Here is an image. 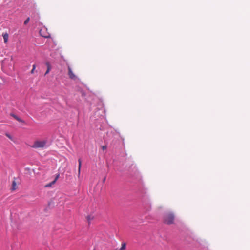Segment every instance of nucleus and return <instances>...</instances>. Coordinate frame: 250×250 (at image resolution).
<instances>
[{
	"label": "nucleus",
	"instance_id": "f257e3e1",
	"mask_svg": "<svg viewBox=\"0 0 250 250\" xmlns=\"http://www.w3.org/2000/svg\"><path fill=\"white\" fill-rule=\"evenodd\" d=\"M174 219V215L172 212H167L165 214L164 216V221L167 224H171L173 223Z\"/></svg>",
	"mask_w": 250,
	"mask_h": 250
},
{
	"label": "nucleus",
	"instance_id": "423d86ee",
	"mask_svg": "<svg viewBox=\"0 0 250 250\" xmlns=\"http://www.w3.org/2000/svg\"><path fill=\"white\" fill-rule=\"evenodd\" d=\"M46 65L47 66V70H46V72L45 73V75H46L48 73H49L50 71V70H51V66L50 65V63L47 62L46 63Z\"/></svg>",
	"mask_w": 250,
	"mask_h": 250
},
{
	"label": "nucleus",
	"instance_id": "0eeeda50",
	"mask_svg": "<svg viewBox=\"0 0 250 250\" xmlns=\"http://www.w3.org/2000/svg\"><path fill=\"white\" fill-rule=\"evenodd\" d=\"M78 162H79L78 177H79L80 175L81 163H82L81 159L80 158L79 159Z\"/></svg>",
	"mask_w": 250,
	"mask_h": 250
},
{
	"label": "nucleus",
	"instance_id": "dca6fc26",
	"mask_svg": "<svg viewBox=\"0 0 250 250\" xmlns=\"http://www.w3.org/2000/svg\"><path fill=\"white\" fill-rule=\"evenodd\" d=\"M59 175L58 174V175L57 176V177H56V178H55V179H56V180H57V179H58V178L59 177Z\"/></svg>",
	"mask_w": 250,
	"mask_h": 250
},
{
	"label": "nucleus",
	"instance_id": "9d476101",
	"mask_svg": "<svg viewBox=\"0 0 250 250\" xmlns=\"http://www.w3.org/2000/svg\"><path fill=\"white\" fill-rule=\"evenodd\" d=\"M56 179H55V180L53 181H52V182H51V183L46 185L45 186V187H51L52 184H53L54 183H55L56 182Z\"/></svg>",
	"mask_w": 250,
	"mask_h": 250
},
{
	"label": "nucleus",
	"instance_id": "7ed1b4c3",
	"mask_svg": "<svg viewBox=\"0 0 250 250\" xmlns=\"http://www.w3.org/2000/svg\"><path fill=\"white\" fill-rule=\"evenodd\" d=\"M68 75L69 76V78L74 80H76L77 79V76L73 73V72L72 70V69L70 66L68 67Z\"/></svg>",
	"mask_w": 250,
	"mask_h": 250
},
{
	"label": "nucleus",
	"instance_id": "f03ea898",
	"mask_svg": "<svg viewBox=\"0 0 250 250\" xmlns=\"http://www.w3.org/2000/svg\"><path fill=\"white\" fill-rule=\"evenodd\" d=\"M47 140H37L34 142L33 145L31 146L34 148H43L46 146Z\"/></svg>",
	"mask_w": 250,
	"mask_h": 250
},
{
	"label": "nucleus",
	"instance_id": "1a4fd4ad",
	"mask_svg": "<svg viewBox=\"0 0 250 250\" xmlns=\"http://www.w3.org/2000/svg\"><path fill=\"white\" fill-rule=\"evenodd\" d=\"M32 67H33V68H32L31 71H30L31 74H33L36 72V65L35 64L33 65Z\"/></svg>",
	"mask_w": 250,
	"mask_h": 250
},
{
	"label": "nucleus",
	"instance_id": "4468645a",
	"mask_svg": "<svg viewBox=\"0 0 250 250\" xmlns=\"http://www.w3.org/2000/svg\"><path fill=\"white\" fill-rule=\"evenodd\" d=\"M29 21H30V18H29V17H28V18H27L26 19V20L24 21V24L25 25L27 24L28 23V22H29Z\"/></svg>",
	"mask_w": 250,
	"mask_h": 250
},
{
	"label": "nucleus",
	"instance_id": "ddd939ff",
	"mask_svg": "<svg viewBox=\"0 0 250 250\" xmlns=\"http://www.w3.org/2000/svg\"><path fill=\"white\" fill-rule=\"evenodd\" d=\"M93 217H91V215H88V216H87V221H88V222L89 224H90V221H91V220H92V219H93Z\"/></svg>",
	"mask_w": 250,
	"mask_h": 250
},
{
	"label": "nucleus",
	"instance_id": "39448f33",
	"mask_svg": "<svg viewBox=\"0 0 250 250\" xmlns=\"http://www.w3.org/2000/svg\"><path fill=\"white\" fill-rule=\"evenodd\" d=\"M11 115L13 117H14V118L15 119H16L17 121H18L19 122H21V123H24V122L23 120L21 119L19 117H18L17 116L14 115V114H11Z\"/></svg>",
	"mask_w": 250,
	"mask_h": 250
},
{
	"label": "nucleus",
	"instance_id": "f8f14e48",
	"mask_svg": "<svg viewBox=\"0 0 250 250\" xmlns=\"http://www.w3.org/2000/svg\"><path fill=\"white\" fill-rule=\"evenodd\" d=\"M5 135H6V136L9 138V139H10L11 140L13 141V138L12 136L10 134H9V133H6L5 134Z\"/></svg>",
	"mask_w": 250,
	"mask_h": 250
},
{
	"label": "nucleus",
	"instance_id": "20e7f679",
	"mask_svg": "<svg viewBox=\"0 0 250 250\" xmlns=\"http://www.w3.org/2000/svg\"><path fill=\"white\" fill-rule=\"evenodd\" d=\"M3 40H4V43H7V42H8V34L7 33H4L3 34Z\"/></svg>",
	"mask_w": 250,
	"mask_h": 250
},
{
	"label": "nucleus",
	"instance_id": "2eb2a0df",
	"mask_svg": "<svg viewBox=\"0 0 250 250\" xmlns=\"http://www.w3.org/2000/svg\"><path fill=\"white\" fill-rule=\"evenodd\" d=\"M106 149V146H102V149H103V150H105V149Z\"/></svg>",
	"mask_w": 250,
	"mask_h": 250
},
{
	"label": "nucleus",
	"instance_id": "f3484780",
	"mask_svg": "<svg viewBox=\"0 0 250 250\" xmlns=\"http://www.w3.org/2000/svg\"><path fill=\"white\" fill-rule=\"evenodd\" d=\"M105 178H104V180H103V182H105Z\"/></svg>",
	"mask_w": 250,
	"mask_h": 250
},
{
	"label": "nucleus",
	"instance_id": "6e6552de",
	"mask_svg": "<svg viewBox=\"0 0 250 250\" xmlns=\"http://www.w3.org/2000/svg\"><path fill=\"white\" fill-rule=\"evenodd\" d=\"M16 189V183L15 181H13L12 182V190H15Z\"/></svg>",
	"mask_w": 250,
	"mask_h": 250
},
{
	"label": "nucleus",
	"instance_id": "9b49d317",
	"mask_svg": "<svg viewBox=\"0 0 250 250\" xmlns=\"http://www.w3.org/2000/svg\"><path fill=\"white\" fill-rule=\"evenodd\" d=\"M126 247V244L125 243H123L122 244V246L120 248V250H124L125 249Z\"/></svg>",
	"mask_w": 250,
	"mask_h": 250
}]
</instances>
